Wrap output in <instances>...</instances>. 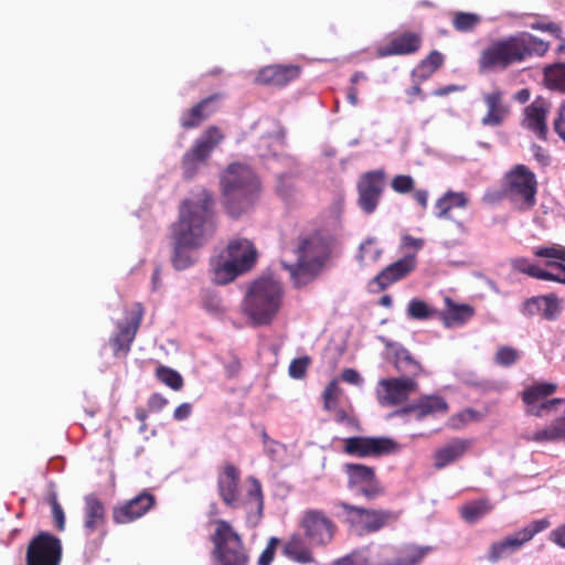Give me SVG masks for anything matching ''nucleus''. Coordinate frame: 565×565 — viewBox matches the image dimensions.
<instances>
[{"label":"nucleus","instance_id":"nucleus-1","mask_svg":"<svg viewBox=\"0 0 565 565\" xmlns=\"http://www.w3.org/2000/svg\"><path fill=\"white\" fill-rule=\"evenodd\" d=\"M171 228L172 265L177 270H184L195 263L192 249L206 244L216 231L212 194L201 189L194 199L183 200L179 218Z\"/></svg>","mask_w":565,"mask_h":565},{"label":"nucleus","instance_id":"nucleus-2","mask_svg":"<svg viewBox=\"0 0 565 565\" xmlns=\"http://www.w3.org/2000/svg\"><path fill=\"white\" fill-rule=\"evenodd\" d=\"M548 49L550 44L542 39L529 32H519L486 46L478 58L479 72L505 71L534 56H543Z\"/></svg>","mask_w":565,"mask_h":565},{"label":"nucleus","instance_id":"nucleus-3","mask_svg":"<svg viewBox=\"0 0 565 565\" xmlns=\"http://www.w3.org/2000/svg\"><path fill=\"white\" fill-rule=\"evenodd\" d=\"M246 497L239 493L241 471L232 462H225L217 473V493L222 502L232 509L244 508L246 522L252 527L257 526L264 515V493L260 481L249 476Z\"/></svg>","mask_w":565,"mask_h":565},{"label":"nucleus","instance_id":"nucleus-4","mask_svg":"<svg viewBox=\"0 0 565 565\" xmlns=\"http://www.w3.org/2000/svg\"><path fill=\"white\" fill-rule=\"evenodd\" d=\"M297 262L282 264L289 271L296 288L305 287L315 281L324 270L332 257V239L322 232H312L298 239L295 249Z\"/></svg>","mask_w":565,"mask_h":565},{"label":"nucleus","instance_id":"nucleus-5","mask_svg":"<svg viewBox=\"0 0 565 565\" xmlns=\"http://www.w3.org/2000/svg\"><path fill=\"white\" fill-rule=\"evenodd\" d=\"M282 297L284 289L277 280L259 278L248 287L244 312L254 326L269 324L280 310Z\"/></svg>","mask_w":565,"mask_h":565},{"label":"nucleus","instance_id":"nucleus-6","mask_svg":"<svg viewBox=\"0 0 565 565\" xmlns=\"http://www.w3.org/2000/svg\"><path fill=\"white\" fill-rule=\"evenodd\" d=\"M257 260V250L247 238H234L213 262V280L226 285L237 276L250 270Z\"/></svg>","mask_w":565,"mask_h":565},{"label":"nucleus","instance_id":"nucleus-7","mask_svg":"<svg viewBox=\"0 0 565 565\" xmlns=\"http://www.w3.org/2000/svg\"><path fill=\"white\" fill-rule=\"evenodd\" d=\"M214 532L210 540L213 548L211 557L214 565H248L249 553L242 535L223 519L214 521Z\"/></svg>","mask_w":565,"mask_h":565},{"label":"nucleus","instance_id":"nucleus-8","mask_svg":"<svg viewBox=\"0 0 565 565\" xmlns=\"http://www.w3.org/2000/svg\"><path fill=\"white\" fill-rule=\"evenodd\" d=\"M221 184L227 201H237L242 209L250 206L259 191V181L253 170L241 163L228 166L222 175Z\"/></svg>","mask_w":565,"mask_h":565},{"label":"nucleus","instance_id":"nucleus-9","mask_svg":"<svg viewBox=\"0 0 565 565\" xmlns=\"http://www.w3.org/2000/svg\"><path fill=\"white\" fill-rule=\"evenodd\" d=\"M537 180L524 164H516L505 174L504 194L518 211L526 212L536 204Z\"/></svg>","mask_w":565,"mask_h":565},{"label":"nucleus","instance_id":"nucleus-10","mask_svg":"<svg viewBox=\"0 0 565 565\" xmlns=\"http://www.w3.org/2000/svg\"><path fill=\"white\" fill-rule=\"evenodd\" d=\"M338 507L343 510L345 522L364 533H375L399 518V513L394 511L366 509L347 502H340Z\"/></svg>","mask_w":565,"mask_h":565},{"label":"nucleus","instance_id":"nucleus-11","mask_svg":"<svg viewBox=\"0 0 565 565\" xmlns=\"http://www.w3.org/2000/svg\"><path fill=\"white\" fill-rule=\"evenodd\" d=\"M224 139V135L216 126L207 127L198 138L193 147L182 158L183 177L191 180L210 157L213 149Z\"/></svg>","mask_w":565,"mask_h":565},{"label":"nucleus","instance_id":"nucleus-12","mask_svg":"<svg viewBox=\"0 0 565 565\" xmlns=\"http://www.w3.org/2000/svg\"><path fill=\"white\" fill-rule=\"evenodd\" d=\"M62 542L49 532H40L26 547V565H60L62 561Z\"/></svg>","mask_w":565,"mask_h":565},{"label":"nucleus","instance_id":"nucleus-13","mask_svg":"<svg viewBox=\"0 0 565 565\" xmlns=\"http://www.w3.org/2000/svg\"><path fill=\"white\" fill-rule=\"evenodd\" d=\"M550 526L547 520H535L526 526L505 536L499 542L491 544L489 548L488 559L492 563L498 562L500 558L512 554L523 547L524 544L530 542L537 533L543 532Z\"/></svg>","mask_w":565,"mask_h":565},{"label":"nucleus","instance_id":"nucleus-14","mask_svg":"<svg viewBox=\"0 0 565 565\" xmlns=\"http://www.w3.org/2000/svg\"><path fill=\"white\" fill-rule=\"evenodd\" d=\"M386 184V173L383 169L363 173L356 184L358 205L366 214H372L381 200Z\"/></svg>","mask_w":565,"mask_h":565},{"label":"nucleus","instance_id":"nucleus-15","mask_svg":"<svg viewBox=\"0 0 565 565\" xmlns=\"http://www.w3.org/2000/svg\"><path fill=\"white\" fill-rule=\"evenodd\" d=\"M418 387V382L413 379H383L377 382L375 395L381 406L392 407L405 403Z\"/></svg>","mask_w":565,"mask_h":565},{"label":"nucleus","instance_id":"nucleus-16","mask_svg":"<svg viewBox=\"0 0 565 565\" xmlns=\"http://www.w3.org/2000/svg\"><path fill=\"white\" fill-rule=\"evenodd\" d=\"M343 443V452L358 458L380 457L397 450V444L388 437L354 436Z\"/></svg>","mask_w":565,"mask_h":565},{"label":"nucleus","instance_id":"nucleus-17","mask_svg":"<svg viewBox=\"0 0 565 565\" xmlns=\"http://www.w3.org/2000/svg\"><path fill=\"white\" fill-rule=\"evenodd\" d=\"M343 470L348 476V488L359 489L366 500H374L384 493L373 467L362 463H345Z\"/></svg>","mask_w":565,"mask_h":565},{"label":"nucleus","instance_id":"nucleus-18","mask_svg":"<svg viewBox=\"0 0 565 565\" xmlns=\"http://www.w3.org/2000/svg\"><path fill=\"white\" fill-rule=\"evenodd\" d=\"M306 537L315 545H327L335 533L334 522L321 510H307L300 521Z\"/></svg>","mask_w":565,"mask_h":565},{"label":"nucleus","instance_id":"nucleus-19","mask_svg":"<svg viewBox=\"0 0 565 565\" xmlns=\"http://www.w3.org/2000/svg\"><path fill=\"white\" fill-rule=\"evenodd\" d=\"M557 385L547 382H535L522 392V401L526 405V413L535 417H543L546 411L563 402L562 398L546 399L554 394Z\"/></svg>","mask_w":565,"mask_h":565},{"label":"nucleus","instance_id":"nucleus-20","mask_svg":"<svg viewBox=\"0 0 565 565\" xmlns=\"http://www.w3.org/2000/svg\"><path fill=\"white\" fill-rule=\"evenodd\" d=\"M417 265L415 255H406L405 257L392 263L380 271L369 284L370 290L380 292L385 290L394 282L404 279Z\"/></svg>","mask_w":565,"mask_h":565},{"label":"nucleus","instance_id":"nucleus-21","mask_svg":"<svg viewBox=\"0 0 565 565\" xmlns=\"http://www.w3.org/2000/svg\"><path fill=\"white\" fill-rule=\"evenodd\" d=\"M142 318L143 307L139 302L134 303L127 313L126 321L118 324V332L110 340L115 354L120 352L126 354L130 350Z\"/></svg>","mask_w":565,"mask_h":565},{"label":"nucleus","instance_id":"nucleus-22","mask_svg":"<svg viewBox=\"0 0 565 565\" xmlns=\"http://www.w3.org/2000/svg\"><path fill=\"white\" fill-rule=\"evenodd\" d=\"M422 35L414 31H403L393 34L388 41L376 47L377 57H387L393 55H411L416 53L422 46Z\"/></svg>","mask_w":565,"mask_h":565},{"label":"nucleus","instance_id":"nucleus-23","mask_svg":"<svg viewBox=\"0 0 565 565\" xmlns=\"http://www.w3.org/2000/svg\"><path fill=\"white\" fill-rule=\"evenodd\" d=\"M156 503L154 495L142 492L134 499L117 505L113 510V520L117 524L130 523L145 515Z\"/></svg>","mask_w":565,"mask_h":565},{"label":"nucleus","instance_id":"nucleus-24","mask_svg":"<svg viewBox=\"0 0 565 565\" xmlns=\"http://www.w3.org/2000/svg\"><path fill=\"white\" fill-rule=\"evenodd\" d=\"M301 67L295 64H274L259 70L255 82L260 85L281 87L299 77Z\"/></svg>","mask_w":565,"mask_h":565},{"label":"nucleus","instance_id":"nucleus-25","mask_svg":"<svg viewBox=\"0 0 565 565\" xmlns=\"http://www.w3.org/2000/svg\"><path fill=\"white\" fill-rule=\"evenodd\" d=\"M223 98L222 93L212 94L185 110L180 117V125L183 129L189 130L199 127L206 118H209L216 108L213 107L214 102Z\"/></svg>","mask_w":565,"mask_h":565},{"label":"nucleus","instance_id":"nucleus-26","mask_svg":"<svg viewBox=\"0 0 565 565\" xmlns=\"http://www.w3.org/2000/svg\"><path fill=\"white\" fill-rule=\"evenodd\" d=\"M483 102L487 106V114L482 117L483 126H500L509 114V107L503 103V93L494 89L483 95Z\"/></svg>","mask_w":565,"mask_h":565},{"label":"nucleus","instance_id":"nucleus-27","mask_svg":"<svg viewBox=\"0 0 565 565\" xmlns=\"http://www.w3.org/2000/svg\"><path fill=\"white\" fill-rule=\"evenodd\" d=\"M468 439L454 438L434 452V467L443 469L460 459L470 448Z\"/></svg>","mask_w":565,"mask_h":565},{"label":"nucleus","instance_id":"nucleus-28","mask_svg":"<svg viewBox=\"0 0 565 565\" xmlns=\"http://www.w3.org/2000/svg\"><path fill=\"white\" fill-rule=\"evenodd\" d=\"M445 310L439 311L438 318L446 328L465 324L473 315L475 309L470 305H457L450 297L445 298Z\"/></svg>","mask_w":565,"mask_h":565},{"label":"nucleus","instance_id":"nucleus-29","mask_svg":"<svg viewBox=\"0 0 565 565\" xmlns=\"http://www.w3.org/2000/svg\"><path fill=\"white\" fill-rule=\"evenodd\" d=\"M546 115L547 107L542 99L534 100L525 108L524 126L542 140H545L547 135Z\"/></svg>","mask_w":565,"mask_h":565},{"label":"nucleus","instance_id":"nucleus-30","mask_svg":"<svg viewBox=\"0 0 565 565\" xmlns=\"http://www.w3.org/2000/svg\"><path fill=\"white\" fill-rule=\"evenodd\" d=\"M469 204V196L465 192L447 191L435 203V215L437 218L451 220L454 210H466Z\"/></svg>","mask_w":565,"mask_h":565},{"label":"nucleus","instance_id":"nucleus-31","mask_svg":"<svg viewBox=\"0 0 565 565\" xmlns=\"http://www.w3.org/2000/svg\"><path fill=\"white\" fill-rule=\"evenodd\" d=\"M394 366L403 379L417 381L425 373L422 363L415 359L409 350L402 347L394 352Z\"/></svg>","mask_w":565,"mask_h":565},{"label":"nucleus","instance_id":"nucleus-32","mask_svg":"<svg viewBox=\"0 0 565 565\" xmlns=\"http://www.w3.org/2000/svg\"><path fill=\"white\" fill-rule=\"evenodd\" d=\"M105 523V508L95 494L85 497L84 530L87 535L102 527Z\"/></svg>","mask_w":565,"mask_h":565},{"label":"nucleus","instance_id":"nucleus-33","mask_svg":"<svg viewBox=\"0 0 565 565\" xmlns=\"http://www.w3.org/2000/svg\"><path fill=\"white\" fill-rule=\"evenodd\" d=\"M282 554L299 564H311L315 562L311 550L299 534L291 535L282 546Z\"/></svg>","mask_w":565,"mask_h":565},{"label":"nucleus","instance_id":"nucleus-34","mask_svg":"<svg viewBox=\"0 0 565 565\" xmlns=\"http://www.w3.org/2000/svg\"><path fill=\"white\" fill-rule=\"evenodd\" d=\"M448 404L440 396L429 395L420 398L418 403L404 408V413L414 412L418 418H423L437 413H447Z\"/></svg>","mask_w":565,"mask_h":565},{"label":"nucleus","instance_id":"nucleus-35","mask_svg":"<svg viewBox=\"0 0 565 565\" xmlns=\"http://www.w3.org/2000/svg\"><path fill=\"white\" fill-rule=\"evenodd\" d=\"M527 441L550 443L565 439V416L558 417L551 425L535 431L532 435L524 436Z\"/></svg>","mask_w":565,"mask_h":565},{"label":"nucleus","instance_id":"nucleus-36","mask_svg":"<svg viewBox=\"0 0 565 565\" xmlns=\"http://www.w3.org/2000/svg\"><path fill=\"white\" fill-rule=\"evenodd\" d=\"M493 510V504L489 499H479L470 501L460 507L461 518L468 523H475L489 514Z\"/></svg>","mask_w":565,"mask_h":565},{"label":"nucleus","instance_id":"nucleus-37","mask_svg":"<svg viewBox=\"0 0 565 565\" xmlns=\"http://www.w3.org/2000/svg\"><path fill=\"white\" fill-rule=\"evenodd\" d=\"M444 55L438 51H431L414 70L413 75L419 83L427 81L444 64Z\"/></svg>","mask_w":565,"mask_h":565},{"label":"nucleus","instance_id":"nucleus-38","mask_svg":"<svg viewBox=\"0 0 565 565\" xmlns=\"http://www.w3.org/2000/svg\"><path fill=\"white\" fill-rule=\"evenodd\" d=\"M332 419L340 425L345 426L351 430H361V424L359 418L354 414L353 407L350 405L348 407H341L340 405H334L332 408H326Z\"/></svg>","mask_w":565,"mask_h":565},{"label":"nucleus","instance_id":"nucleus-39","mask_svg":"<svg viewBox=\"0 0 565 565\" xmlns=\"http://www.w3.org/2000/svg\"><path fill=\"white\" fill-rule=\"evenodd\" d=\"M546 87L565 93V63H557L544 68Z\"/></svg>","mask_w":565,"mask_h":565},{"label":"nucleus","instance_id":"nucleus-40","mask_svg":"<svg viewBox=\"0 0 565 565\" xmlns=\"http://www.w3.org/2000/svg\"><path fill=\"white\" fill-rule=\"evenodd\" d=\"M407 316L414 320H427L438 317L439 310L430 307L426 301L413 298L406 309Z\"/></svg>","mask_w":565,"mask_h":565},{"label":"nucleus","instance_id":"nucleus-41","mask_svg":"<svg viewBox=\"0 0 565 565\" xmlns=\"http://www.w3.org/2000/svg\"><path fill=\"white\" fill-rule=\"evenodd\" d=\"M156 377L173 391H180L184 385L181 374L169 366L159 365L156 369Z\"/></svg>","mask_w":565,"mask_h":565},{"label":"nucleus","instance_id":"nucleus-42","mask_svg":"<svg viewBox=\"0 0 565 565\" xmlns=\"http://www.w3.org/2000/svg\"><path fill=\"white\" fill-rule=\"evenodd\" d=\"M511 266L514 270L529 275L530 277L542 279L550 278L547 270L540 268L539 266L531 264L527 258L518 257L512 259Z\"/></svg>","mask_w":565,"mask_h":565},{"label":"nucleus","instance_id":"nucleus-43","mask_svg":"<svg viewBox=\"0 0 565 565\" xmlns=\"http://www.w3.org/2000/svg\"><path fill=\"white\" fill-rule=\"evenodd\" d=\"M542 318L547 321L556 320L563 310L562 300L555 294L543 295Z\"/></svg>","mask_w":565,"mask_h":565},{"label":"nucleus","instance_id":"nucleus-44","mask_svg":"<svg viewBox=\"0 0 565 565\" xmlns=\"http://www.w3.org/2000/svg\"><path fill=\"white\" fill-rule=\"evenodd\" d=\"M480 22V15L470 12H456L452 19V25L459 32L472 31Z\"/></svg>","mask_w":565,"mask_h":565},{"label":"nucleus","instance_id":"nucleus-45","mask_svg":"<svg viewBox=\"0 0 565 565\" xmlns=\"http://www.w3.org/2000/svg\"><path fill=\"white\" fill-rule=\"evenodd\" d=\"M342 388L339 386V380H331L322 392L323 409L332 408L334 405H340L342 396Z\"/></svg>","mask_w":565,"mask_h":565},{"label":"nucleus","instance_id":"nucleus-46","mask_svg":"<svg viewBox=\"0 0 565 565\" xmlns=\"http://www.w3.org/2000/svg\"><path fill=\"white\" fill-rule=\"evenodd\" d=\"M520 352L509 345L500 347L494 355V362L503 367H509L518 362Z\"/></svg>","mask_w":565,"mask_h":565},{"label":"nucleus","instance_id":"nucleus-47","mask_svg":"<svg viewBox=\"0 0 565 565\" xmlns=\"http://www.w3.org/2000/svg\"><path fill=\"white\" fill-rule=\"evenodd\" d=\"M543 300L544 299L542 296L527 298L521 306L522 315L527 318L534 317L536 315L542 316V310L544 308Z\"/></svg>","mask_w":565,"mask_h":565},{"label":"nucleus","instance_id":"nucleus-48","mask_svg":"<svg viewBox=\"0 0 565 565\" xmlns=\"http://www.w3.org/2000/svg\"><path fill=\"white\" fill-rule=\"evenodd\" d=\"M392 189L399 194H406L414 190L415 180L407 174H398L392 179Z\"/></svg>","mask_w":565,"mask_h":565},{"label":"nucleus","instance_id":"nucleus-49","mask_svg":"<svg viewBox=\"0 0 565 565\" xmlns=\"http://www.w3.org/2000/svg\"><path fill=\"white\" fill-rule=\"evenodd\" d=\"M310 362H311V360L309 356L294 359L290 362L289 369H288V373H289L290 377L296 379V380H300V379L305 377Z\"/></svg>","mask_w":565,"mask_h":565},{"label":"nucleus","instance_id":"nucleus-50","mask_svg":"<svg viewBox=\"0 0 565 565\" xmlns=\"http://www.w3.org/2000/svg\"><path fill=\"white\" fill-rule=\"evenodd\" d=\"M279 543H280V540L278 537H275V536L270 537L267 542L266 547L260 553V555L257 559V565H271Z\"/></svg>","mask_w":565,"mask_h":565},{"label":"nucleus","instance_id":"nucleus-51","mask_svg":"<svg viewBox=\"0 0 565 565\" xmlns=\"http://www.w3.org/2000/svg\"><path fill=\"white\" fill-rule=\"evenodd\" d=\"M49 503L52 509V516L54 520V523L58 531H64L65 529V514L63 511V508L57 501L56 494H51L49 498Z\"/></svg>","mask_w":565,"mask_h":565},{"label":"nucleus","instance_id":"nucleus-52","mask_svg":"<svg viewBox=\"0 0 565 565\" xmlns=\"http://www.w3.org/2000/svg\"><path fill=\"white\" fill-rule=\"evenodd\" d=\"M367 76L363 72H355L350 78L351 87H349L347 93V99L352 106H356L359 103L358 95L359 90L355 85L361 81H366Z\"/></svg>","mask_w":565,"mask_h":565},{"label":"nucleus","instance_id":"nucleus-53","mask_svg":"<svg viewBox=\"0 0 565 565\" xmlns=\"http://www.w3.org/2000/svg\"><path fill=\"white\" fill-rule=\"evenodd\" d=\"M535 256L543 258H553L565 262V247L561 246H551V247H540L534 252Z\"/></svg>","mask_w":565,"mask_h":565},{"label":"nucleus","instance_id":"nucleus-54","mask_svg":"<svg viewBox=\"0 0 565 565\" xmlns=\"http://www.w3.org/2000/svg\"><path fill=\"white\" fill-rule=\"evenodd\" d=\"M382 250L377 248L372 241H366L360 247V259H370L375 262L381 256Z\"/></svg>","mask_w":565,"mask_h":565},{"label":"nucleus","instance_id":"nucleus-55","mask_svg":"<svg viewBox=\"0 0 565 565\" xmlns=\"http://www.w3.org/2000/svg\"><path fill=\"white\" fill-rule=\"evenodd\" d=\"M277 192L284 200H289L295 192L291 180L285 175H280L278 178Z\"/></svg>","mask_w":565,"mask_h":565},{"label":"nucleus","instance_id":"nucleus-56","mask_svg":"<svg viewBox=\"0 0 565 565\" xmlns=\"http://www.w3.org/2000/svg\"><path fill=\"white\" fill-rule=\"evenodd\" d=\"M168 399L160 393H153L148 399L149 412L157 413L168 405Z\"/></svg>","mask_w":565,"mask_h":565},{"label":"nucleus","instance_id":"nucleus-57","mask_svg":"<svg viewBox=\"0 0 565 565\" xmlns=\"http://www.w3.org/2000/svg\"><path fill=\"white\" fill-rule=\"evenodd\" d=\"M554 130L558 137L565 141V105L558 110V116L554 121Z\"/></svg>","mask_w":565,"mask_h":565},{"label":"nucleus","instance_id":"nucleus-58","mask_svg":"<svg viewBox=\"0 0 565 565\" xmlns=\"http://www.w3.org/2000/svg\"><path fill=\"white\" fill-rule=\"evenodd\" d=\"M341 380L353 385H360L362 383L360 373L354 369H344L341 373Z\"/></svg>","mask_w":565,"mask_h":565},{"label":"nucleus","instance_id":"nucleus-59","mask_svg":"<svg viewBox=\"0 0 565 565\" xmlns=\"http://www.w3.org/2000/svg\"><path fill=\"white\" fill-rule=\"evenodd\" d=\"M548 265L554 266L556 269H558V273L554 274L552 271H547L550 278H543V280L565 284V266L559 263H548Z\"/></svg>","mask_w":565,"mask_h":565},{"label":"nucleus","instance_id":"nucleus-60","mask_svg":"<svg viewBox=\"0 0 565 565\" xmlns=\"http://www.w3.org/2000/svg\"><path fill=\"white\" fill-rule=\"evenodd\" d=\"M192 408L193 407L191 403H182L174 409L173 418L179 422L189 418L192 414Z\"/></svg>","mask_w":565,"mask_h":565},{"label":"nucleus","instance_id":"nucleus-61","mask_svg":"<svg viewBox=\"0 0 565 565\" xmlns=\"http://www.w3.org/2000/svg\"><path fill=\"white\" fill-rule=\"evenodd\" d=\"M552 540L559 546L565 547V524L556 527L551 533Z\"/></svg>","mask_w":565,"mask_h":565},{"label":"nucleus","instance_id":"nucleus-62","mask_svg":"<svg viewBox=\"0 0 565 565\" xmlns=\"http://www.w3.org/2000/svg\"><path fill=\"white\" fill-rule=\"evenodd\" d=\"M334 565H367V563L362 557L347 556L335 562Z\"/></svg>","mask_w":565,"mask_h":565},{"label":"nucleus","instance_id":"nucleus-63","mask_svg":"<svg viewBox=\"0 0 565 565\" xmlns=\"http://www.w3.org/2000/svg\"><path fill=\"white\" fill-rule=\"evenodd\" d=\"M414 200L425 210L428 205V192L427 190L419 189L413 193Z\"/></svg>","mask_w":565,"mask_h":565},{"label":"nucleus","instance_id":"nucleus-64","mask_svg":"<svg viewBox=\"0 0 565 565\" xmlns=\"http://www.w3.org/2000/svg\"><path fill=\"white\" fill-rule=\"evenodd\" d=\"M461 88L458 86V85H447V86H444V87H439V88H436L434 92H433V95L434 96H437V97H444V96H447L451 93H456L458 90H460Z\"/></svg>","mask_w":565,"mask_h":565}]
</instances>
